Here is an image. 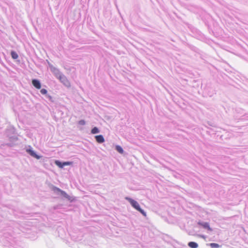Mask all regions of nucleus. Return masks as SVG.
Returning a JSON list of instances; mask_svg holds the SVG:
<instances>
[{
	"instance_id": "obj_1",
	"label": "nucleus",
	"mask_w": 248,
	"mask_h": 248,
	"mask_svg": "<svg viewBox=\"0 0 248 248\" xmlns=\"http://www.w3.org/2000/svg\"><path fill=\"white\" fill-rule=\"evenodd\" d=\"M124 199L130 203L133 208L138 211L144 217H146L147 216L146 212L140 208L139 203L136 201L129 197H125Z\"/></svg>"
},
{
	"instance_id": "obj_2",
	"label": "nucleus",
	"mask_w": 248,
	"mask_h": 248,
	"mask_svg": "<svg viewBox=\"0 0 248 248\" xmlns=\"http://www.w3.org/2000/svg\"><path fill=\"white\" fill-rule=\"evenodd\" d=\"M52 191L55 193L56 195L61 196L62 197L67 199V200L72 202V198L68 195L64 191L61 189L59 187H57L56 186H53L52 188Z\"/></svg>"
},
{
	"instance_id": "obj_3",
	"label": "nucleus",
	"mask_w": 248,
	"mask_h": 248,
	"mask_svg": "<svg viewBox=\"0 0 248 248\" xmlns=\"http://www.w3.org/2000/svg\"><path fill=\"white\" fill-rule=\"evenodd\" d=\"M48 64L50 71L53 73L55 78L59 79V78L63 75V74L60 71L58 68L54 67L50 63L48 62Z\"/></svg>"
},
{
	"instance_id": "obj_4",
	"label": "nucleus",
	"mask_w": 248,
	"mask_h": 248,
	"mask_svg": "<svg viewBox=\"0 0 248 248\" xmlns=\"http://www.w3.org/2000/svg\"><path fill=\"white\" fill-rule=\"evenodd\" d=\"M27 153L29 154L31 156L37 159H40L41 158V156L38 155L36 152H35L32 148L29 146V148L26 149Z\"/></svg>"
},
{
	"instance_id": "obj_5",
	"label": "nucleus",
	"mask_w": 248,
	"mask_h": 248,
	"mask_svg": "<svg viewBox=\"0 0 248 248\" xmlns=\"http://www.w3.org/2000/svg\"><path fill=\"white\" fill-rule=\"evenodd\" d=\"M27 153L29 154L31 156L37 159H40L41 158V156L38 155L36 152H35L32 148L29 146V148L26 149Z\"/></svg>"
},
{
	"instance_id": "obj_6",
	"label": "nucleus",
	"mask_w": 248,
	"mask_h": 248,
	"mask_svg": "<svg viewBox=\"0 0 248 248\" xmlns=\"http://www.w3.org/2000/svg\"><path fill=\"white\" fill-rule=\"evenodd\" d=\"M60 82L65 87L69 88L71 86L70 83L64 75H62L59 78Z\"/></svg>"
},
{
	"instance_id": "obj_7",
	"label": "nucleus",
	"mask_w": 248,
	"mask_h": 248,
	"mask_svg": "<svg viewBox=\"0 0 248 248\" xmlns=\"http://www.w3.org/2000/svg\"><path fill=\"white\" fill-rule=\"evenodd\" d=\"M205 93L210 97H212L214 94H216L215 90L212 88L207 87L204 90Z\"/></svg>"
},
{
	"instance_id": "obj_8",
	"label": "nucleus",
	"mask_w": 248,
	"mask_h": 248,
	"mask_svg": "<svg viewBox=\"0 0 248 248\" xmlns=\"http://www.w3.org/2000/svg\"><path fill=\"white\" fill-rule=\"evenodd\" d=\"M32 85L37 89H40L41 88V83L38 79H32L31 81Z\"/></svg>"
},
{
	"instance_id": "obj_9",
	"label": "nucleus",
	"mask_w": 248,
	"mask_h": 248,
	"mask_svg": "<svg viewBox=\"0 0 248 248\" xmlns=\"http://www.w3.org/2000/svg\"><path fill=\"white\" fill-rule=\"evenodd\" d=\"M198 224L205 229L210 231H212V229L210 228L209 224L208 222L200 221L198 223Z\"/></svg>"
},
{
	"instance_id": "obj_10",
	"label": "nucleus",
	"mask_w": 248,
	"mask_h": 248,
	"mask_svg": "<svg viewBox=\"0 0 248 248\" xmlns=\"http://www.w3.org/2000/svg\"><path fill=\"white\" fill-rule=\"evenodd\" d=\"M95 139L98 143H103L105 142V139L103 135H99L95 136Z\"/></svg>"
},
{
	"instance_id": "obj_11",
	"label": "nucleus",
	"mask_w": 248,
	"mask_h": 248,
	"mask_svg": "<svg viewBox=\"0 0 248 248\" xmlns=\"http://www.w3.org/2000/svg\"><path fill=\"white\" fill-rule=\"evenodd\" d=\"M55 164L58 167L61 169H63L65 166L64 161H61L58 160H56L55 161Z\"/></svg>"
},
{
	"instance_id": "obj_12",
	"label": "nucleus",
	"mask_w": 248,
	"mask_h": 248,
	"mask_svg": "<svg viewBox=\"0 0 248 248\" xmlns=\"http://www.w3.org/2000/svg\"><path fill=\"white\" fill-rule=\"evenodd\" d=\"M188 246L191 248H197L198 247V244L196 242L193 241L188 242Z\"/></svg>"
},
{
	"instance_id": "obj_13",
	"label": "nucleus",
	"mask_w": 248,
	"mask_h": 248,
	"mask_svg": "<svg viewBox=\"0 0 248 248\" xmlns=\"http://www.w3.org/2000/svg\"><path fill=\"white\" fill-rule=\"evenodd\" d=\"M11 56L14 60H16L18 58V54L14 50H12L11 51Z\"/></svg>"
},
{
	"instance_id": "obj_14",
	"label": "nucleus",
	"mask_w": 248,
	"mask_h": 248,
	"mask_svg": "<svg viewBox=\"0 0 248 248\" xmlns=\"http://www.w3.org/2000/svg\"><path fill=\"white\" fill-rule=\"evenodd\" d=\"M115 149L119 153L123 154L124 153V150H123V148L120 145H116L115 147Z\"/></svg>"
},
{
	"instance_id": "obj_15",
	"label": "nucleus",
	"mask_w": 248,
	"mask_h": 248,
	"mask_svg": "<svg viewBox=\"0 0 248 248\" xmlns=\"http://www.w3.org/2000/svg\"><path fill=\"white\" fill-rule=\"evenodd\" d=\"M99 132H100V130L99 129V128L98 127H97L96 126H94L93 128H92V129H91V133L92 134H98Z\"/></svg>"
},
{
	"instance_id": "obj_16",
	"label": "nucleus",
	"mask_w": 248,
	"mask_h": 248,
	"mask_svg": "<svg viewBox=\"0 0 248 248\" xmlns=\"http://www.w3.org/2000/svg\"><path fill=\"white\" fill-rule=\"evenodd\" d=\"M16 131V129L14 127H10L9 128L7 129V133L8 136L9 133H11L12 134L14 135Z\"/></svg>"
},
{
	"instance_id": "obj_17",
	"label": "nucleus",
	"mask_w": 248,
	"mask_h": 248,
	"mask_svg": "<svg viewBox=\"0 0 248 248\" xmlns=\"http://www.w3.org/2000/svg\"><path fill=\"white\" fill-rule=\"evenodd\" d=\"M209 245L211 248H219L221 247L219 244L215 243H210Z\"/></svg>"
},
{
	"instance_id": "obj_18",
	"label": "nucleus",
	"mask_w": 248,
	"mask_h": 248,
	"mask_svg": "<svg viewBox=\"0 0 248 248\" xmlns=\"http://www.w3.org/2000/svg\"><path fill=\"white\" fill-rule=\"evenodd\" d=\"M40 93L41 94L46 95L47 94V91L45 89H42L40 90Z\"/></svg>"
},
{
	"instance_id": "obj_19",
	"label": "nucleus",
	"mask_w": 248,
	"mask_h": 248,
	"mask_svg": "<svg viewBox=\"0 0 248 248\" xmlns=\"http://www.w3.org/2000/svg\"><path fill=\"white\" fill-rule=\"evenodd\" d=\"M78 124L79 125H84L86 124V122L84 120H80L78 121Z\"/></svg>"
},
{
	"instance_id": "obj_20",
	"label": "nucleus",
	"mask_w": 248,
	"mask_h": 248,
	"mask_svg": "<svg viewBox=\"0 0 248 248\" xmlns=\"http://www.w3.org/2000/svg\"><path fill=\"white\" fill-rule=\"evenodd\" d=\"M65 166H70L72 165L73 162L71 161H64Z\"/></svg>"
},
{
	"instance_id": "obj_21",
	"label": "nucleus",
	"mask_w": 248,
	"mask_h": 248,
	"mask_svg": "<svg viewBox=\"0 0 248 248\" xmlns=\"http://www.w3.org/2000/svg\"><path fill=\"white\" fill-rule=\"evenodd\" d=\"M46 97L47 99H49V100L50 101H52V97L51 95H50L49 94H47L46 95Z\"/></svg>"
},
{
	"instance_id": "obj_22",
	"label": "nucleus",
	"mask_w": 248,
	"mask_h": 248,
	"mask_svg": "<svg viewBox=\"0 0 248 248\" xmlns=\"http://www.w3.org/2000/svg\"><path fill=\"white\" fill-rule=\"evenodd\" d=\"M10 139H13L14 140H17V138L16 135L12 136L9 137Z\"/></svg>"
},
{
	"instance_id": "obj_23",
	"label": "nucleus",
	"mask_w": 248,
	"mask_h": 248,
	"mask_svg": "<svg viewBox=\"0 0 248 248\" xmlns=\"http://www.w3.org/2000/svg\"><path fill=\"white\" fill-rule=\"evenodd\" d=\"M244 117L243 118H242V119H245L248 120V113H246L245 115L243 116Z\"/></svg>"
},
{
	"instance_id": "obj_24",
	"label": "nucleus",
	"mask_w": 248,
	"mask_h": 248,
	"mask_svg": "<svg viewBox=\"0 0 248 248\" xmlns=\"http://www.w3.org/2000/svg\"><path fill=\"white\" fill-rule=\"evenodd\" d=\"M9 248H21L20 246H15V245H10Z\"/></svg>"
},
{
	"instance_id": "obj_25",
	"label": "nucleus",
	"mask_w": 248,
	"mask_h": 248,
	"mask_svg": "<svg viewBox=\"0 0 248 248\" xmlns=\"http://www.w3.org/2000/svg\"><path fill=\"white\" fill-rule=\"evenodd\" d=\"M180 248H181V245L180 244Z\"/></svg>"
},
{
	"instance_id": "obj_26",
	"label": "nucleus",
	"mask_w": 248,
	"mask_h": 248,
	"mask_svg": "<svg viewBox=\"0 0 248 248\" xmlns=\"http://www.w3.org/2000/svg\"><path fill=\"white\" fill-rule=\"evenodd\" d=\"M246 103H247V104H248V101H247V102H246Z\"/></svg>"
}]
</instances>
